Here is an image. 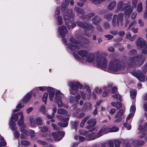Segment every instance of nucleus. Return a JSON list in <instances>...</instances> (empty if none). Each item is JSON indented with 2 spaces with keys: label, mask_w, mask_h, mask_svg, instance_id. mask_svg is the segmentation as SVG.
I'll use <instances>...</instances> for the list:
<instances>
[{
  "label": "nucleus",
  "mask_w": 147,
  "mask_h": 147,
  "mask_svg": "<svg viewBox=\"0 0 147 147\" xmlns=\"http://www.w3.org/2000/svg\"><path fill=\"white\" fill-rule=\"evenodd\" d=\"M86 59L89 63H94L98 67L102 69H106L107 61L106 59L100 55L99 51L94 53H88L86 57Z\"/></svg>",
  "instance_id": "obj_1"
},
{
  "label": "nucleus",
  "mask_w": 147,
  "mask_h": 147,
  "mask_svg": "<svg viewBox=\"0 0 147 147\" xmlns=\"http://www.w3.org/2000/svg\"><path fill=\"white\" fill-rule=\"evenodd\" d=\"M65 4H63L62 5V10L65 12L63 13V18L66 25L67 26L68 29L71 28L73 29L76 26V23L73 22V16L74 15V13L72 11L69 9H67L65 10V8L68 5L67 2H65Z\"/></svg>",
  "instance_id": "obj_2"
},
{
  "label": "nucleus",
  "mask_w": 147,
  "mask_h": 147,
  "mask_svg": "<svg viewBox=\"0 0 147 147\" xmlns=\"http://www.w3.org/2000/svg\"><path fill=\"white\" fill-rule=\"evenodd\" d=\"M19 116H20V119L18 120L17 122L18 125L19 127L22 126L24 127V116L22 112H18L17 113L13 115L11 118V120L9 121V125L10 128L12 130H15L17 129L16 126V123L13 121V120H14L15 121H17Z\"/></svg>",
  "instance_id": "obj_3"
},
{
  "label": "nucleus",
  "mask_w": 147,
  "mask_h": 147,
  "mask_svg": "<svg viewBox=\"0 0 147 147\" xmlns=\"http://www.w3.org/2000/svg\"><path fill=\"white\" fill-rule=\"evenodd\" d=\"M125 66L122 68L120 65L119 60L113 57L111 58L109 63L107 71L113 73L120 69L124 68Z\"/></svg>",
  "instance_id": "obj_4"
},
{
  "label": "nucleus",
  "mask_w": 147,
  "mask_h": 147,
  "mask_svg": "<svg viewBox=\"0 0 147 147\" xmlns=\"http://www.w3.org/2000/svg\"><path fill=\"white\" fill-rule=\"evenodd\" d=\"M145 59V58L142 57V54L136 57L129 58L127 62L128 66L134 67L137 65H140L143 63Z\"/></svg>",
  "instance_id": "obj_5"
},
{
  "label": "nucleus",
  "mask_w": 147,
  "mask_h": 147,
  "mask_svg": "<svg viewBox=\"0 0 147 147\" xmlns=\"http://www.w3.org/2000/svg\"><path fill=\"white\" fill-rule=\"evenodd\" d=\"M70 43L68 46L69 48L74 51H76L83 46L81 42H77L72 37L70 39Z\"/></svg>",
  "instance_id": "obj_6"
},
{
  "label": "nucleus",
  "mask_w": 147,
  "mask_h": 147,
  "mask_svg": "<svg viewBox=\"0 0 147 147\" xmlns=\"http://www.w3.org/2000/svg\"><path fill=\"white\" fill-rule=\"evenodd\" d=\"M68 84L71 89L70 90V92L73 95L76 94L78 88L81 89L82 87V85L78 82H69Z\"/></svg>",
  "instance_id": "obj_7"
},
{
  "label": "nucleus",
  "mask_w": 147,
  "mask_h": 147,
  "mask_svg": "<svg viewBox=\"0 0 147 147\" xmlns=\"http://www.w3.org/2000/svg\"><path fill=\"white\" fill-rule=\"evenodd\" d=\"M123 14L122 13L119 14L118 16L114 15L113 17L112 25L114 27L118 26L122 24Z\"/></svg>",
  "instance_id": "obj_8"
},
{
  "label": "nucleus",
  "mask_w": 147,
  "mask_h": 147,
  "mask_svg": "<svg viewBox=\"0 0 147 147\" xmlns=\"http://www.w3.org/2000/svg\"><path fill=\"white\" fill-rule=\"evenodd\" d=\"M101 129L98 133H92L88 134L86 136V139L87 140H91L94 139L96 138H98L103 135V133L105 131H103V129Z\"/></svg>",
  "instance_id": "obj_9"
},
{
  "label": "nucleus",
  "mask_w": 147,
  "mask_h": 147,
  "mask_svg": "<svg viewBox=\"0 0 147 147\" xmlns=\"http://www.w3.org/2000/svg\"><path fill=\"white\" fill-rule=\"evenodd\" d=\"M62 96L63 94L60 90H58L56 92L54 101L57 103L59 107H62L63 106L62 101L61 100Z\"/></svg>",
  "instance_id": "obj_10"
},
{
  "label": "nucleus",
  "mask_w": 147,
  "mask_h": 147,
  "mask_svg": "<svg viewBox=\"0 0 147 147\" xmlns=\"http://www.w3.org/2000/svg\"><path fill=\"white\" fill-rule=\"evenodd\" d=\"M88 125L87 126V128L89 129V131H93L94 129V126L96 124V120L94 119H91L88 120L87 122Z\"/></svg>",
  "instance_id": "obj_11"
},
{
  "label": "nucleus",
  "mask_w": 147,
  "mask_h": 147,
  "mask_svg": "<svg viewBox=\"0 0 147 147\" xmlns=\"http://www.w3.org/2000/svg\"><path fill=\"white\" fill-rule=\"evenodd\" d=\"M125 6L123 7L124 5L122 1H119L117 4V10L116 12H117L119 11H123L125 10V11L129 7V3H125Z\"/></svg>",
  "instance_id": "obj_12"
},
{
  "label": "nucleus",
  "mask_w": 147,
  "mask_h": 147,
  "mask_svg": "<svg viewBox=\"0 0 147 147\" xmlns=\"http://www.w3.org/2000/svg\"><path fill=\"white\" fill-rule=\"evenodd\" d=\"M65 135L64 132L57 131L52 133V136L55 141H59L61 140Z\"/></svg>",
  "instance_id": "obj_13"
},
{
  "label": "nucleus",
  "mask_w": 147,
  "mask_h": 147,
  "mask_svg": "<svg viewBox=\"0 0 147 147\" xmlns=\"http://www.w3.org/2000/svg\"><path fill=\"white\" fill-rule=\"evenodd\" d=\"M138 0H133L132 2V6H131V4L129 5V7L125 11V14L126 16H129L131 12L133 10L134 8H136V6L137 4L138 3Z\"/></svg>",
  "instance_id": "obj_14"
},
{
  "label": "nucleus",
  "mask_w": 147,
  "mask_h": 147,
  "mask_svg": "<svg viewBox=\"0 0 147 147\" xmlns=\"http://www.w3.org/2000/svg\"><path fill=\"white\" fill-rule=\"evenodd\" d=\"M103 129V131H105L104 133H103V135L107 134L109 132H113L117 131L119 130V128L116 127H112L111 128L109 129L107 126H104L101 129Z\"/></svg>",
  "instance_id": "obj_15"
},
{
  "label": "nucleus",
  "mask_w": 147,
  "mask_h": 147,
  "mask_svg": "<svg viewBox=\"0 0 147 147\" xmlns=\"http://www.w3.org/2000/svg\"><path fill=\"white\" fill-rule=\"evenodd\" d=\"M131 142H132V145L135 147H140L143 145L144 143V142L142 140H133L131 139L130 140Z\"/></svg>",
  "instance_id": "obj_16"
},
{
  "label": "nucleus",
  "mask_w": 147,
  "mask_h": 147,
  "mask_svg": "<svg viewBox=\"0 0 147 147\" xmlns=\"http://www.w3.org/2000/svg\"><path fill=\"white\" fill-rule=\"evenodd\" d=\"M123 113L122 109L120 110L115 116V118L116 119L114 120V122L118 123L119 122L122 120L121 116Z\"/></svg>",
  "instance_id": "obj_17"
},
{
  "label": "nucleus",
  "mask_w": 147,
  "mask_h": 147,
  "mask_svg": "<svg viewBox=\"0 0 147 147\" xmlns=\"http://www.w3.org/2000/svg\"><path fill=\"white\" fill-rule=\"evenodd\" d=\"M59 33L62 37H65V34L67 32L66 27L64 26H60L59 28Z\"/></svg>",
  "instance_id": "obj_18"
},
{
  "label": "nucleus",
  "mask_w": 147,
  "mask_h": 147,
  "mask_svg": "<svg viewBox=\"0 0 147 147\" xmlns=\"http://www.w3.org/2000/svg\"><path fill=\"white\" fill-rule=\"evenodd\" d=\"M146 41L144 39L142 38H139L137 41V46L140 48L143 47L146 44Z\"/></svg>",
  "instance_id": "obj_19"
},
{
  "label": "nucleus",
  "mask_w": 147,
  "mask_h": 147,
  "mask_svg": "<svg viewBox=\"0 0 147 147\" xmlns=\"http://www.w3.org/2000/svg\"><path fill=\"white\" fill-rule=\"evenodd\" d=\"M92 107L91 103L89 102H86L84 103V106L82 108V110L84 111H90Z\"/></svg>",
  "instance_id": "obj_20"
},
{
  "label": "nucleus",
  "mask_w": 147,
  "mask_h": 147,
  "mask_svg": "<svg viewBox=\"0 0 147 147\" xmlns=\"http://www.w3.org/2000/svg\"><path fill=\"white\" fill-rule=\"evenodd\" d=\"M80 98V96L79 94H78L76 97L73 96H70L69 97V100L70 102L71 103H73L76 102V103H77L79 100Z\"/></svg>",
  "instance_id": "obj_21"
},
{
  "label": "nucleus",
  "mask_w": 147,
  "mask_h": 147,
  "mask_svg": "<svg viewBox=\"0 0 147 147\" xmlns=\"http://www.w3.org/2000/svg\"><path fill=\"white\" fill-rule=\"evenodd\" d=\"M88 53V51L85 50H81L78 52V54L83 58H86Z\"/></svg>",
  "instance_id": "obj_22"
},
{
  "label": "nucleus",
  "mask_w": 147,
  "mask_h": 147,
  "mask_svg": "<svg viewBox=\"0 0 147 147\" xmlns=\"http://www.w3.org/2000/svg\"><path fill=\"white\" fill-rule=\"evenodd\" d=\"M48 92L49 93V97L51 100H53L54 95L55 91L52 88L48 87L47 88Z\"/></svg>",
  "instance_id": "obj_23"
},
{
  "label": "nucleus",
  "mask_w": 147,
  "mask_h": 147,
  "mask_svg": "<svg viewBox=\"0 0 147 147\" xmlns=\"http://www.w3.org/2000/svg\"><path fill=\"white\" fill-rule=\"evenodd\" d=\"M86 30H91L92 33H93L94 28V26L90 23H86V24L85 27L84 28Z\"/></svg>",
  "instance_id": "obj_24"
},
{
  "label": "nucleus",
  "mask_w": 147,
  "mask_h": 147,
  "mask_svg": "<svg viewBox=\"0 0 147 147\" xmlns=\"http://www.w3.org/2000/svg\"><path fill=\"white\" fill-rule=\"evenodd\" d=\"M135 76L140 81L143 82L145 80V75L143 73H138Z\"/></svg>",
  "instance_id": "obj_25"
},
{
  "label": "nucleus",
  "mask_w": 147,
  "mask_h": 147,
  "mask_svg": "<svg viewBox=\"0 0 147 147\" xmlns=\"http://www.w3.org/2000/svg\"><path fill=\"white\" fill-rule=\"evenodd\" d=\"M116 5L115 1H113L110 3L107 6V9L109 10H111L113 9Z\"/></svg>",
  "instance_id": "obj_26"
},
{
  "label": "nucleus",
  "mask_w": 147,
  "mask_h": 147,
  "mask_svg": "<svg viewBox=\"0 0 147 147\" xmlns=\"http://www.w3.org/2000/svg\"><path fill=\"white\" fill-rule=\"evenodd\" d=\"M101 19L100 16H96L92 19V23L95 24H99L101 21Z\"/></svg>",
  "instance_id": "obj_27"
},
{
  "label": "nucleus",
  "mask_w": 147,
  "mask_h": 147,
  "mask_svg": "<svg viewBox=\"0 0 147 147\" xmlns=\"http://www.w3.org/2000/svg\"><path fill=\"white\" fill-rule=\"evenodd\" d=\"M74 11L78 14H83L85 13V11L83 9L79 8L77 6L74 8Z\"/></svg>",
  "instance_id": "obj_28"
},
{
  "label": "nucleus",
  "mask_w": 147,
  "mask_h": 147,
  "mask_svg": "<svg viewBox=\"0 0 147 147\" xmlns=\"http://www.w3.org/2000/svg\"><path fill=\"white\" fill-rule=\"evenodd\" d=\"M138 129L140 131V134H141L139 136V138H142L146 135V133L144 132V130L142 126L141 125L139 126Z\"/></svg>",
  "instance_id": "obj_29"
},
{
  "label": "nucleus",
  "mask_w": 147,
  "mask_h": 147,
  "mask_svg": "<svg viewBox=\"0 0 147 147\" xmlns=\"http://www.w3.org/2000/svg\"><path fill=\"white\" fill-rule=\"evenodd\" d=\"M24 126L20 127H21L20 130L22 132V134H24L26 136H28V135L29 132H28L25 129V128H26V125L24 124Z\"/></svg>",
  "instance_id": "obj_30"
},
{
  "label": "nucleus",
  "mask_w": 147,
  "mask_h": 147,
  "mask_svg": "<svg viewBox=\"0 0 147 147\" xmlns=\"http://www.w3.org/2000/svg\"><path fill=\"white\" fill-rule=\"evenodd\" d=\"M31 98V95L30 94H27L24 98L23 100V102L24 103H26L30 101Z\"/></svg>",
  "instance_id": "obj_31"
},
{
  "label": "nucleus",
  "mask_w": 147,
  "mask_h": 147,
  "mask_svg": "<svg viewBox=\"0 0 147 147\" xmlns=\"http://www.w3.org/2000/svg\"><path fill=\"white\" fill-rule=\"evenodd\" d=\"M131 139L129 140H126L123 142V144L125 145V147H131L132 145V142H131L130 140Z\"/></svg>",
  "instance_id": "obj_32"
},
{
  "label": "nucleus",
  "mask_w": 147,
  "mask_h": 147,
  "mask_svg": "<svg viewBox=\"0 0 147 147\" xmlns=\"http://www.w3.org/2000/svg\"><path fill=\"white\" fill-rule=\"evenodd\" d=\"M90 117L89 115L85 117L82 120L80 124V126L81 127H83L86 121Z\"/></svg>",
  "instance_id": "obj_33"
},
{
  "label": "nucleus",
  "mask_w": 147,
  "mask_h": 147,
  "mask_svg": "<svg viewBox=\"0 0 147 147\" xmlns=\"http://www.w3.org/2000/svg\"><path fill=\"white\" fill-rule=\"evenodd\" d=\"M111 104L113 107L117 108L118 109H120L122 107L121 104L119 102L115 103L113 102L111 103Z\"/></svg>",
  "instance_id": "obj_34"
},
{
  "label": "nucleus",
  "mask_w": 147,
  "mask_h": 147,
  "mask_svg": "<svg viewBox=\"0 0 147 147\" xmlns=\"http://www.w3.org/2000/svg\"><path fill=\"white\" fill-rule=\"evenodd\" d=\"M113 16V14L111 13H109L105 14L104 15V17L105 19L109 21L111 20V18Z\"/></svg>",
  "instance_id": "obj_35"
},
{
  "label": "nucleus",
  "mask_w": 147,
  "mask_h": 147,
  "mask_svg": "<svg viewBox=\"0 0 147 147\" xmlns=\"http://www.w3.org/2000/svg\"><path fill=\"white\" fill-rule=\"evenodd\" d=\"M35 123L38 125H42L43 123L42 119L40 117H38L36 119Z\"/></svg>",
  "instance_id": "obj_36"
},
{
  "label": "nucleus",
  "mask_w": 147,
  "mask_h": 147,
  "mask_svg": "<svg viewBox=\"0 0 147 147\" xmlns=\"http://www.w3.org/2000/svg\"><path fill=\"white\" fill-rule=\"evenodd\" d=\"M57 117L59 121H61L62 122H66L68 121L69 119V118H63L60 115H57Z\"/></svg>",
  "instance_id": "obj_37"
},
{
  "label": "nucleus",
  "mask_w": 147,
  "mask_h": 147,
  "mask_svg": "<svg viewBox=\"0 0 147 147\" xmlns=\"http://www.w3.org/2000/svg\"><path fill=\"white\" fill-rule=\"evenodd\" d=\"M57 113L60 114H67V112L66 110L63 109H59L57 110Z\"/></svg>",
  "instance_id": "obj_38"
},
{
  "label": "nucleus",
  "mask_w": 147,
  "mask_h": 147,
  "mask_svg": "<svg viewBox=\"0 0 147 147\" xmlns=\"http://www.w3.org/2000/svg\"><path fill=\"white\" fill-rule=\"evenodd\" d=\"M87 23H84L83 22L80 21H78L77 22V25L80 27L84 29L85 27L86 24Z\"/></svg>",
  "instance_id": "obj_39"
},
{
  "label": "nucleus",
  "mask_w": 147,
  "mask_h": 147,
  "mask_svg": "<svg viewBox=\"0 0 147 147\" xmlns=\"http://www.w3.org/2000/svg\"><path fill=\"white\" fill-rule=\"evenodd\" d=\"M142 11V2H140L138 4L137 11L138 13L141 12Z\"/></svg>",
  "instance_id": "obj_40"
},
{
  "label": "nucleus",
  "mask_w": 147,
  "mask_h": 147,
  "mask_svg": "<svg viewBox=\"0 0 147 147\" xmlns=\"http://www.w3.org/2000/svg\"><path fill=\"white\" fill-rule=\"evenodd\" d=\"M130 96L132 99H134L136 96V92L135 90L133 89L130 91Z\"/></svg>",
  "instance_id": "obj_41"
},
{
  "label": "nucleus",
  "mask_w": 147,
  "mask_h": 147,
  "mask_svg": "<svg viewBox=\"0 0 147 147\" xmlns=\"http://www.w3.org/2000/svg\"><path fill=\"white\" fill-rule=\"evenodd\" d=\"M6 143L4 141L3 138L1 136H0V147H2L5 145Z\"/></svg>",
  "instance_id": "obj_42"
},
{
  "label": "nucleus",
  "mask_w": 147,
  "mask_h": 147,
  "mask_svg": "<svg viewBox=\"0 0 147 147\" xmlns=\"http://www.w3.org/2000/svg\"><path fill=\"white\" fill-rule=\"evenodd\" d=\"M112 97L119 100H121V96L119 93L115 94L112 96Z\"/></svg>",
  "instance_id": "obj_43"
},
{
  "label": "nucleus",
  "mask_w": 147,
  "mask_h": 147,
  "mask_svg": "<svg viewBox=\"0 0 147 147\" xmlns=\"http://www.w3.org/2000/svg\"><path fill=\"white\" fill-rule=\"evenodd\" d=\"M137 54V52L136 50L135 49L132 50L130 51L128 53V54L129 55L134 56Z\"/></svg>",
  "instance_id": "obj_44"
},
{
  "label": "nucleus",
  "mask_w": 147,
  "mask_h": 147,
  "mask_svg": "<svg viewBox=\"0 0 147 147\" xmlns=\"http://www.w3.org/2000/svg\"><path fill=\"white\" fill-rule=\"evenodd\" d=\"M21 143L22 145L26 146H28L30 144V143L27 140H25L21 141Z\"/></svg>",
  "instance_id": "obj_45"
},
{
  "label": "nucleus",
  "mask_w": 147,
  "mask_h": 147,
  "mask_svg": "<svg viewBox=\"0 0 147 147\" xmlns=\"http://www.w3.org/2000/svg\"><path fill=\"white\" fill-rule=\"evenodd\" d=\"M115 147H120L121 144V141L119 140H115L114 141Z\"/></svg>",
  "instance_id": "obj_46"
},
{
  "label": "nucleus",
  "mask_w": 147,
  "mask_h": 147,
  "mask_svg": "<svg viewBox=\"0 0 147 147\" xmlns=\"http://www.w3.org/2000/svg\"><path fill=\"white\" fill-rule=\"evenodd\" d=\"M106 0H92V2L95 4H98L102 3Z\"/></svg>",
  "instance_id": "obj_47"
},
{
  "label": "nucleus",
  "mask_w": 147,
  "mask_h": 147,
  "mask_svg": "<svg viewBox=\"0 0 147 147\" xmlns=\"http://www.w3.org/2000/svg\"><path fill=\"white\" fill-rule=\"evenodd\" d=\"M134 114L132 113H131L129 114L126 119V122L131 123V121L130 120L131 118L134 115Z\"/></svg>",
  "instance_id": "obj_48"
},
{
  "label": "nucleus",
  "mask_w": 147,
  "mask_h": 147,
  "mask_svg": "<svg viewBox=\"0 0 147 147\" xmlns=\"http://www.w3.org/2000/svg\"><path fill=\"white\" fill-rule=\"evenodd\" d=\"M141 48H142V53L144 54H147V43L145 45Z\"/></svg>",
  "instance_id": "obj_49"
},
{
  "label": "nucleus",
  "mask_w": 147,
  "mask_h": 147,
  "mask_svg": "<svg viewBox=\"0 0 147 147\" xmlns=\"http://www.w3.org/2000/svg\"><path fill=\"white\" fill-rule=\"evenodd\" d=\"M40 111L43 114H45V107L44 105H42L40 109Z\"/></svg>",
  "instance_id": "obj_50"
},
{
  "label": "nucleus",
  "mask_w": 147,
  "mask_h": 147,
  "mask_svg": "<svg viewBox=\"0 0 147 147\" xmlns=\"http://www.w3.org/2000/svg\"><path fill=\"white\" fill-rule=\"evenodd\" d=\"M129 122H126L124 123L123 124V126L127 128V130H130L131 128V126L129 125Z\"/></svg>",
  "instance_id": "obj_51"
},
{
  "label": "nucleus",
  "mask_w": 147,
  "mask_h": 147,
  "mask_svg": "<svg viewBox=\"0 0 147 147\" xmlns=\"http://www.w3.org/2000/svg\"><path fill=\"white\" fill-rule=\"evenodd\" d=\"M48 97V94L47 93H45L42 97V100L43 102H44L46 104L47 99Z\"/></svg>",
  "instance_id": "obj_52"
},
{
  "label": "nucleus",
  "mask_w": 147,
  "mask_h": 147,
  "mask_svg": "<svg viewBox=\"0 0 147 147\" xmlns=\"http://www.w3.org/2000/svg\"><path fill=\"white\" fill-rule=\"evenodd\" d=\"M58 125L61 127H65L67 126L68 123L67 122L62 123L60 122L58 123Z\"/></svg>",
  "instance_id": "obj_53"
},
{
  "label": "nucleus",
  "mask_w": 147,
  "mask_h": 147,
  "mask_svg": "<svg viewBox=\"0 0 147 147\" xmlns=\"http://www.w3.org/2000/svg\"><path fill=\"white\" fill-rule=\"evenodd\" d=\"M57 24L59 25H61L62 24V18L60 16H59L57 17Z\"/></svg>",
  "instance_id": "obj_54"
},
{
  "label": "nucleus",
  "mask_w": 147,
  "mask_h": 147,
  "mask_svg": "<svg viewBox=\"0 0 147 147\" xmlns=\"http://www.w3.org/2000/svg\"><path fill=\"white\" fill-rule=\"evenodd\" d=\"M103 27L105 29H108L110 28V25L108 22H105L103 23Z\"/></svg>",
  "instance_id": "obj_55"
},
{
  "label": "nucleus",
  "mask_w": 147,
  "mask_h": 147,
  "mask_svg": "<svg viewBox=\"0 0 147 147\" xmlns=\"http://www.w3.org/2000/svg\"><path fill=\"white\" fill-rule=\"evenodd\" d=\"M109 92V89H107L103 92L102 96L103 97H106L108 95Z\"/></svg>",
  "instance_id": "obj_56"
},
{
  "label": "nucleus",
  "mask_w": 147,
  "mask_h": 147,
  "mask_svg": "<svg viewBox=\"0 0 147 147\" xmlns=\"http://www.w3.org/2000/svg\"><path fill=\"white\" fill-rule=\"evenodd\" d=\"M136 23L137 22L136 20H134L133 21H132L129 24V27L128 28H127V30H128L130 28L133 26L136 25Z\"/></svg>",
  "instance_id": "obj_57"
},
{
  "label": "nucleus",
  "mask_w": 147,
  "mask_h": 147,
  "mask_svg": "<svg viewBox=\"0 0 147 147\" xmlns=\"http://www.w3.org/2000/svg\"><path fill=\"white\" fill-rule=\"evenodd\" d=\"M82 40L84 41V42L86 44H88L90 43V41L87 38H84V37H82Z\"/></svg>",
  "instance_id": "obj_58"
},
{
  "label": "nucleus",
  "mask_w": 147,
  "mask_h": 147,
  "mask_svg": "<svg viewBox=\"0 0 147 147\" xmlns=\"http://www.w3.org/2000/svg\"><path fill=\"white\" fill-rule=\"evenodd\" d=\"M130 111L131 113H132L134 114L136 111V107L134 105H131L130 108Z\"/></svg>",
  "instance_id": "obj_59"
},
{
  "label": "nucleus",
  "mask_w": 147,
  "mask_h": 147,
  "mask_svg": "<svg viewBox=\"0 0 147 147\" xmlns=\"http://www.w3.org/2000/svg\"><path fill=\"white\" fill-rule=\"evenodd\" d=\"M30 135L31 137H33L35 136V133L34 131L30 130L29 131L28 134Z\"/></svg>",
  "instance_id": "obj_60"
},
{
  "label": "nucleus",
  "mask_w": 147,
  "mask_h": 147,
  "mask_svg": "<svg viewBox=\"0 0 147 147\" xmlns=\"http://www.w3.org/2000/svg\"><path fill=\"white\" fill-rule=\"evenodd\" d=\"M95 92L97 93L101 94L102 92V90L98 87H96L95 89Z\"/></svg>",
  "instance_id": "obj_61"
},
{
  "label": "nucleus",
  "mask_w": 147,
  "mask_h": 147,
  "mask_svg": "<svg viewBox=\"0 0 147 147\" xmlns=\"http://www.w3.org/2000/svg\"><path fill=\"white\" fill-rule=\"evenodd\" d=\"M145 100H146V101L145 103L144 107L145 111H147V93L146 95Z\"/></svg>",
  "instance_id": "obj_62"
},
{
  "label": "nucleus",
  "mask_w": 147,
  "mask_h": 147,
  "mask_svg": "<svg viewBox=\"0 0 147 147\" xmlns=\"http://www.w3.org/2000/svg\"><path fill=\"white\" fill-rule=\"evenodd\" d=\"M79 132L80 134L84 135H85L88 133V131L85 130H80Z\"/></svg>",
  "instance_id": "obj_63"
},
{
  "label": "nucleus",
  "mask_w": 147,
  "mask_h": 147,
  "mask_svg": "<svg viewBox=\"0 0 147 147\" xmlns=\"http://www.w3.org/2000/svg\"><path fill=\"white\" fill-rule=\"evenodd\" d=\"M96 29L100 32H103V29L99 25H98L96 28Z\"/></svg>",
  "instance_id": "obj_64"
}]
</instances>
